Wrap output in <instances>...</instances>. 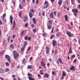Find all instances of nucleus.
Here are the masks:
<instances>
[{
	"label": "nucleus",
	"mask_w": 80,
	"mask_h": 80,
	"mask_svg": "<svg viewBox=\"0 0 80 80\" xmlns=\"http://www.w3.org/2000/svg\"><path fill=\"white\" fill-rule=\"evenodd\" d=\"M31 47H29L28 48V49H27V51H29V50H30L31 49Z\"/></svg>",
	"instance_id": "obj_45"
},
{
	"label": "nucleus",
	"mask_w": 80,
	"mask_h": 80,
	"mask_svg": "<svg viewBox=\"0 0 80 80\" xmlns=\"http://www.w3.org/2000/svg\"><path fill=\"white\" fill-rule=\"evenodd\" d=\"M28 78L29 80H34V78L31 77L30 76H29V77H28Z\"/></svg>",
	"instance_id": "obj_20"
},
{
	"label": "nucleus",
	"mask_w": 80,
	"mask_h": 80,
	"mask_svg": "<svg viewBox=\"0 0 80 80\" xmlns=\"http://www.w3.org/2000/svg\"><path fill=\"white\" fill-rule=\"evenodd\" d=\"M13 56L15 60H18V57H19L20 55L16 51H13Z\"/></svg>",
	"instance_id": "obj_1"
},
{
	"label": "nucleus",
	"mask_w": 80,
	"mask_h": 80,
	"mask_svg": "<svg viewBox=\"0 0 80 80\" xmlns=\"http://www.w3.org/2000/svg\"><path fill=\"white\" fill-rule=\"evenodd\" d=\"M6 16V14L5 13L2 15L3 18H5V16Z\"/></svg>",
	"instance_id": "obj_40"
},
{
	"label": "nucleus",
	"mask_w": 80,
	"mask_h": 80,
	"mask_svg": "<svg viewBox=\"0 0 80 80\" xmlns=\"http://www.w3.org/2000/svg\"><path fill=\"white\" fill-rule=\"evenodd\" d=\"M62 0H59L58 1V4L60 6L62 5Z\"/></svg>",
	"instance_id": "obj_13"
},
{
	"label": "nucleus",
	"mask_w": 80,
	"mask_h": 80,
	"mask_svg": "<svg viewBox=\"0 0 80 80\" xmlns=\"http://www.w3.org/2000/svg\"><path fill=\"white\" fill-rule=\"evenodd\" d=\"M46 35V33H44L43 34H42V36L43 37H45Z\"/></svg>",
	"instance_id": "obj_51"
},
{
	"label": "nucleus",
	"mask_w": 80,
	"mask_h": 80,
	"mask_svg": "<svg viewBox=\"0 0 80 80\" xmlns=\"http://www.w3.org/2000/svg\"><path fill=\"white\" fill-rule=\"evenodd\" d=\"M59 35H60V32L58 33L57 34H56V36L58 37Z\"/></svg>",
	"instance_id": "obj_41"
},
{
	"label": "nucleus",
	"mask_w": 80,
	"mask_h": 80,
	"mask_svg": "<svg viewBox=\"0 0 80 80\" xmlns=\"http://www.w3.org/2000/svg\"><path fill=\"white\" fill-rule=\"evenodd\" d=\"M52 45L54 47H55L56 45H57V42L55 40H53L52 41Z\"/></svg>",
	"instance_id": "obj_7"
},
{
	"label": "nucleus",
	"mask_w": 80,
	"mask_h": 80,
	"mask_svg": "<svg viewBox=\"0 0 80 80\" xmlns=\"http://www.w3.org/2000/svg\"><path fill=\"white\" fill-rule=\"evenodd\" d=\"M52 26L51 25H48L47 26L48 28L49 29H50L52 28Z\"/></svg>",
	"instance_id": "obj_29"
},
{
	"label": "nucleus",
	"mask_w": 80,
	"mask_h": 80,
	"mask_svg": "<svg viewBox=\"0 0 80 80\" xmlns=\"http://www.w3.org/2000/svg\"><path fill=\"white\" fill-rule=\"evenodd\" d=\"M25 58H23V60L22 61V62H25Z\"/></svg>",
	"instance_id": "obj_46"
},
{
	"label": "nucleus",
	"mask_w": 80,
	"mask_h": 80,
	"mask_svg": "<svg viewBox=\"0 0 80 80\" xmlns=\"http://www.w3.org/2000/svg\"><path fill=\"white\" fill-rule=\"evenodd\" d=\"M67 34L69 36V37L70 38H72L73 37L74 35L73 33H72L71 32H69V31H68L66 32Z\"/></svg>",
	"instance_id": "obj_3"
},
{
	"label": "nucleus",
	"mask_w": 80,
	"mask_h": 80,
	"mask_svg": "<svg viewBox=\"0 0 80 80\" xmlns=\"http://www.w3.org/2000/svg\"><path fill=\"white\" fill-rule=\"evenodd\" d=\"M40 77H41V75H40L39 74H38V78H39Z\"/></svg>",
	"instance_id": "obj_57"
},
{
	"label": "nucleus",
	"mask_w": 80,
	"mask_h": 80,
	"mask_svg": "<svg viewBox=\"0 0 80 80\" xmlns=\"http://www.w3.org/2000/svg\"><path fill=\"white\" fill-rule=\"evenodd\" d=\"M24 31H22L21 33H20V34H21L22 35L23 34V33H24Z\"/></svg>",
	"instance_id": "obj_55"
},
{
	"label": "nucleus",
	"mask_w": 80,
	"mask_h": 80,
	"mask_svg": "<svg viewBox=\"0 0 80 80\" xmlns=\"http://www.w3.org/2000/svg\"><path fill=\"white\" fill-rule=\"evenodd\" d=\"M74 13V16H77V12H75V13Z\"/></svg>",
	"instance_id": "obj_56"
},
{
	"label": "nucleus",
	"mask_w": 80,
	"mask_h": 80,
	"mask_svg": "<svg viewBox=\"0 0 80 80\" xmlns=\"http://www.w3.org/2000/svg\"><path fill=\"white\" fill-rule=\"evenodd\" d=\"M72 11L73 13H78V10L77 9L73 8L72 10Z\"/></svg>",
	"instance_id": "obj_9"
},
{
	"label": "nucleus",
	"mask_w": 80,
	"mask_h": 80,
	"mask_svg": "<svg viewBox=\"0 0 80 80\" xmlns=\"http://www.w3.org/2000/svg\"><path fill=\"white\" fill-rule=\"evenodd\" d=\"M50 16L51 18H54L53 14L52 12H51L50 14Z\"/></svg>",
	"instance_id": "obj_16"
},
{
	"label": "nucleus",
	"mask_w": 80,
	"mask_h": 80,
	"mask_svg": "<svg viewBox=\"0 0 80 80\" xmlns=\"http://www.w3.org/2000/svg\"><path fill=\"white\" fill-rule=\"evenodd\" d=\"M65 20L66 21H68V17L66 15L65 16Z\"/></svg>",
	"instance_id": "obj_24"
},
{
	"label": "nucleus",
	"mask_w": 80,
	"mask_h": 80,
	"mask_svg": "<svg viewBox=\"0 0 80 80\" xmlns=\"http://www.w3.org/2000/svg\"><path fill=\"white\" fill-rule=\"evenodd\" d=\"M32 59H33V58L32 57H31L30 58L29 60H32Z\"/></svg>",
	"instance_id": "obj_61"
},
{
	"label": "nucleus",
	"mask_w": 80,
	"mask_h": 80,
	"mask_svg": "<svg viewBox=\"0 0 80 80\" xmlns=\"http://www.w3.org/2000/svg\"><path fill=\"white\" fill-rule=\"evenodd\" d=\"M10 71V69L9 68H5V72H8Z\"/></svg>",
	"instance_id": "obj_18"
},
{
	"label": "nucleus",
	"mask_w": 80,
	"mask_h": 80,
	"mask_svg": "<svg viewBox=\"0 0 80 80\" xmlns=\"http://www.w3.org/2000/svg\"><path fill=\"white\" fill-rule=\"evenodd\" d=\"M4 71L3 69L2 68H0V73H4Z\"/></svg>",
	"instance_id": "obj_14"
},
{
	"label": "nucleus",
	"mask_w": 80,
	"mask_h": 80,
	"mask_svg": "<svg viewBox=\"0 0 80 80\" xmlns=\"http://www.w3.org/2000/svg\"><path fill=\"white\" fill-rule=\"evenodd\" d=\"M29 25V24H28L27 23H26L25 24V26L26 27V28H27L28 26Z\"/></svg>",
	"instance_id": "obj_35"
},
{
	"label": "nucleus",
	"mask_w": 80,
	"mask_h": 80,
	"mask_svg": "<svg viewBox=\"0 0 80 80\" xmlns=\"http://www.w3.org/2000/svg\"><path fill=\"white\" fill-rule=\"evenodd\" d=\"M60 62V63H61V64H63L62 60V59H61V58H58V60L57 61V63L58 64H59L60 62Z\"/></svg>",
	"instance_id": "obj_6"
},
{
	"label": "nucleus",
	"mask_w": 80,
	"mask_h": 80,
	"mask_svg": "<svg viewBox=\"0 0 80 80\" xmlns=\"http://www.w3.org/2000/svg\"><path fill=\"white\" fill-rule=\"evenodd\" d=\"M76 61H77V59H74L73 62L74 63H76Z\"/></svg>",
	"instance_id": "obj_59"
},
{
	"label": "nucleus",
	"mask_w": 80,
	"mask_h": 80,
	"mask_svg": "<svg viewBox=\"0 0 80 80\" xmlns=\"http://www.w3.org/2000/svg\"><path fill=\"white\" fill-rule=\"evenodd\" d=\"M32 21L34 23H36L37 21L36 20V18H32Z\"/></svg>",
	"instance_id": "obj_21"
},
{
	"label": "nucleus",
	"mask_w": 80,
	"mask_h": 80,
	"mask_svg": "<svg viewBox=\"0 0 80 80\" xmlns=\"http://www.w3.org/2000/svg\"><path fill=\"white\" fill-rule=\"evenodd\" d=\"M49 6V4H47L46 5V8H47Z\"/></svg>",
	"instance_id": "obj_42"
},
{
	"label": "nucleus",
	"mask_w": 80,
	"mask_h": 80,
	"mask_svg": "<svg viewBox=\"0 0 80 80\" xmlns=\"http://www.w3.org/2000/svg\"><path fill=\"white\" fill-rule=\"evenodd\" d=\"M25 48V47L23 46L22 48L21 49V52H23L24 50V48Z\"/></svg>",
	"instance_id": "obj_25"
},
{
	"label": "nucleus",
	"mask_w": 80,
	"mask_h": 80,
	"mask_svg": "<svg viewBox=\"0 0 80 80\" xmlns=\"http://www.w3.org/2000/svg\"><path fill=\"white\" fill-rule=\"evenodd\" d=\"M28 76H30L31 77H32V75L30 73H28Z\"/></svg>",
	"instance_id": "obj_34"
},
{
	"label": "nucleus",
	"mask_w": 80,
	"mask_h": 80,
	"mask_svg": "<svg viewBox=\"0 0 80 80\" xmlns=\"http://www.w3.org/2000/svg\"><path fill=\"white\" fill-rule=\"evenodd\" d=\"M69 53H72V49L71 48L69 50Z\"/></svg>",
	"instance_id": "obj_52"
},
{
	"label": "nucleus",
	"mask_w": 80,
	"mask_h": 80,
	"mask_svg": "<svg viewBox=\"0 0 80 80\" xmlns=\"http://www.w3.org/2000/svg\"><path fill=\"white\" fill-rule=\"evenodd\" d=\"M78 2L79 3H80V0H78Z\"/></svg>",
	"instance_id": "obj_64"
},
{
	"label": "nucleus",
	"mask_w": 80,
	"mask_h": 80,
	"mask_svg": "<svg viewBox=\"0 0 80 80\" xmlns=\"http://www.w3.org/2000/svg\"><path fill=\"white\" fill-rule=\"evenodd\" d=\"M50 0L51 1L52 3H53V2L55 1L56 0Z\"/></svg>",
	"instance_id": "obj_58"
},
{
	"label": "nucleus",
	"mask_w": 80,
	"mask_h": 80,
	"mask_svg": "<svg viewBox=\"0 0 80 80\" xmlns=\"http://www.w3.org/2000/svg\"><path fill=\"white\" fill-rule=\"evenodd\" d=\"M13 28L12 29H14L15 25V24H16L15 21H13Z\"/></svg>",
	"instance_id": "obj_30"
},
{
	"label": "nucleus",
	"mask_w": 80,
	"mask_h": 80,
	"mask_svg": "<svg viewBox=\"0 0 80 80\" xmlns=\"http://www.w3.org/2000/svg\"><path fill=\"white\" fill-rule=\"evenodd\" d=\"M5 50H3L2 52H0V55H3L4 54V52H5Z\"/></svg>",
	"instance_id": "obj_26"
},
{
	"label": "nucleus",
	"mask_w": 80,
	"mask_h": 80,
	"mask_svg": "<svg viewBox=\"0 0 80 80\" xmlns=\"http://www.w3.org/2000/svg\"><path fill=\"white\" fill-rule=\"evenodd\" d=\"M41 65L44 68H46V65L45 63L43 61H40Z\"/></svg>",
	"instance_id": "obj_5"
},
{
	"label": "nucleus",
	"mask_w": 80,
	"mask_h": 80,
	"mask_svg": "<svg viewBox=\"0 0 80 80\" xmlns=\"http://www.w3.org/2000/svg\"><path fill=\"white\" fill-rule=\"evenodd\" d=\"M11 37H9V38H8V42H9V41Z\"/></svg>",
	"instance_id": "obj_47"
},
{
	"label": "nucleus",
	"mask_w": 80,
	"mask_h": 80,
	"mask_svg": "<svg viewBox=\"0 0 80 80\" xmlns=\"http://www.w3.org/2000/svg\"><path fill=\"white\" fill-rule=\"evenodd\" d=\"M15 35L13 34L12 35V38H15Z\"/></svg>",
	"instance_id": "obj_49"
},
{
	"label": "nucleus",
	"mask_w": 80,
	"mask_h": 80,
	"mask_svg": "<svg viewBox=\"0 0 80 80\" xmlns=\"http://www.w3.org/2000/svg\"><path fill=\"white\" fill-rule=\"evenodd\" d=\"M2 21L1 20H0V25H2Z\"/></svg>",
	"instance_id": "obj_54"
},
{
	"label": "nucleus",
	"mask_w": 80,
	"mask_h": 80,
	"mask_svg": "<svg viewBox=\"0 0 80 80\" xmlns=\"http://www.w3.org/2000/svg\"><path fill=\"white\" fill-rule=\"evenodd\" d=\"M10 23L11 24H12V23H13L12 21H13V18L12 15H11L10 16Z\"/></svg>",
	"instance_id": "obj_11"
},
{
	"label": "nucleus",
	"mask_w": 80,
	"mask_h": 80,
	"mask_svg": "<svg viewBox=\"0 0 80 80\" xmlns=\"http://www.w3.org/2000/svg\"><path fill=\"white\" fill-rule=\"evenodd\" d=\"M30 12H29V16L30 17V18H32V17H33V14H32V13H34L35 12V11L34 10L32 9H31L30 10Z\"/></svg>",
	"instance_id": "obj_2"
},
{
	"label": "nucleus",
	"mask_w": 80,
	"mask_h": 80,
	"mask_svg": "<svg viewBox=\"0 0 80 80\" xmlns=\"http://www.w3.org/2000/svg\"><path fill=\"white\" fill-rule=\"evenodd\" d=\"M66 73L65 72L63 71L62 72V77H65L66 76Z\"/></svg>",
	"instance_id": "obj_17"
},
{
	"label": "nucleus",
	"mask_w": 80,
	"mask_h": 80,
	"mask_svg": "<svg viewBox=\"0 0 80 80\" xmlns=\"http://www.w3.org/2000/svg\"><path fill=\"white\" fill-rule=\"evenodd\" d=\"M5 58H7L9 63H11V59L10 58V56L8 55H5Z\"/></svg>",
	"instance_id": "obj_4"
},
{
	"label": "nucleus",
	"mask_w": 80,
	"mask_h": 80,
	"mask_svg": "<svg viewBox=\"0 0 80 80\" xmlns=\"http://www.w3.org/2000/svg\"><path fill=\"white\" fill-rule=\"evenodd\" d=\"M70 70H71L74 71L75 70V67L74 66H71V68H70Z\"/></svg>",
	"instance_id": "obj_15"
},
{
	"label": "nucleus",
	"mask_w": 80,
	"mask_h": 80,
	"mask_svg": "<svg viewBox=\"0 0 80 80\" xmlns=\"http://www.w3.org/2000/svg\"><path fill=\"white\" fill-rule=\"evenodd\" d=\"M27 45V42L26 41H25L24 43V45L23 46L25 47Z\"/></svg>",
	"instance_id": "obj_23"
},
{
	"label": "nucleus",
	"mask_w": 80,
	"mask_h": 80,
	"mask_svg": "<svg viewBox=\"0 0 80 80\" xmlns=\"http://www.w3.org/2000/svg\"><path fill=\"white\" fill-rule=\"evenodd\" d=\"M33 32H36L37 31V29L36 28H35L34 29H33Z\"/></svg>",
	"instance_id": "obj_48"
},
{
	"label": "nucleus",
	"mask_w": 80,
	"mask_h": 80,
	"mask_svg": "<svg viewBox=\"0 0 80 80\" xmlns=\"http://www.w3.org/2000/svg\"><path fill=\"white\" fill-rule=\"evenodd\" d=\"M44 76L45 78H48L50 76L49 74L48 73H46L44 74Z\"/></svg>",
	"instance_id": "obj_8"
},
{
	"label": "nucleus",
	"mask_w": 80,
	"mask_h": 80,
	"mask_svg": "<svg viewBox=\"0 0 80 80\" xmlns=\"http://www.w3.org/2000/svg\"><path fill=\"white\" fill-rule=\"evenodd\" d=\"M54 37V35H52L50 37V39H52Z\"/></svg>",
	"instance_id": "obj_36"
},
{
	"label": "nucleus",
	"mask_w": 80,
	"mask_h": 80,
	"mask_svg": "<svg viewBox=\"0 0 80 80\" xmlns=\"http://www.w3.org/2000/svg\"><path fill=\"white\" fill-rule=\"evenodd\" d=\"M46 50H47L46 53L47 54H48L49 53L50 48L49 47H47L46 48Z\"/></svg>",
	"instance_id": "obj_10"
},
{
	"label": "nucleus",
	"mask_w": 80,
	"mask_h": 80,
	"mask_svg": "<svg viewBox=\"0 0 80 80\" xmlns=\"http://www.w3.org/2000/svg\"><path fill=\"white\" fill-rule=\"evenodd\" d=\"M71 3L72 4H74V2H75V0H71Z\"/></svg>",
	"instance_id": "obj_39"
},
{
	"label": "nucleus",
	"mask_w": 80,
	"mask_h": 80,
	"mask_svg": "<svg viewBox=\"0 0 80 80\" xmlns=\"http://www.w3.org/2000/svg\"><path fill=\"white\" fill-rule=\"evenodd\" d=\"M19 8L20 9H21L23 8V7L21 4H19Z\"/></svg>",
	"instance_id": "obj_28"
},
{
	"label": "nucleus",
	"mask_w": 80,
	"mask_h": 80,
	"mask_svg": "<svg viewBox=\"0 0 80 80\" xmlns=\"http://www.w3.org/2000/svg\"><path fill=\"white\" fill-rule=\"evenodd\" d=\"M60 12H58V13L57 16H58V17L60 16Z\"/></svg>",
	"instance_id": "obj_38"
},
{
	"label": "nucleus",
	"mask_w": 80,
	"mask_h": 80,
	"mask_svg": "<svg viewBox=\"0 0 80 80\" xmlns=\"http://www.w3.org/2000/svg\"><path fill=\"white\" fill-rule=\"evenodd\" d=\"M28 40L30 41L31 40V38L30 37H29L28 38Z\"/></svg>",
	"instance_id": "obj_50"
},
{
	"label": "nucleus",
	"mask_w": 80,
	"mask_h": 80,
	"mask_svg": "<svg viewBox=\"0 0 80 80\" xmlns=\"http://www.w3.org/2000/svg\"><path fill=\"white\" fill-rule=\"evenodd\" d=\"M32 67V65H29L28 66V69H31Z\"/></svg>",
	"instance_id": "obj_27"
},
{
	"label": "nucleus",
	"mask_w": 80,
	"mask_h": 80,
	"mask_svg": "<svg viewBox=\"0 0 80 80\" xmlns=\"http://www.w3.org/2000/svg\"><path fill=\"white\" fill-rule=\"evenodd\" d=\"M78 8L79 9H80V4H79V5H78Z\"/></svg>",
	"instance_id": "obj_63"
},
{
	"label": "nucleus",
	"mask_w": 80,
	"mask_h": 80,
	"mask_svg": "<svg viewBox=\"0 0 80 80\" xmlns=\"http://www.w3.org/2000/svg\"><path fill=\"white\" fill-rule=\"evenodd\" d=\"M9 47L11 48H13L14 47V46L12 44H11L9 46Z\"/></svg>",
	"instance_id": "obj_19"
},
{
	"label": "nucleus",
	"mask_w": 80,
	"mask_h": 80,
	"mask_svg": "<svg viewBox=\"0 0 80 80\" xmlns=\"http://www.w3.org/2000/svg\"><path fill=\"white\" fill-rule=\"evenodd\" d=\"M54 16H56V12L55 11L54 12Z\"/></svg>",
	"instance_id": "obj_62"
},
{
	"label": "nucleus",
	"mask_w": 80,
	"mask_h": 80,
	"mask_svg": "<svg viewBox=\"0 0 80 80\" xmlns=\"http://www.w3.org/2000/svg\"><path fill=\"white\" fill-rule=\"evenodd\" d=\"M22 11H20L19 13H18V15L19 17L20 18H21L22 17Z\"/></svg>",
	"instance_id": "obj_22"
},
{
	"label": "nucleus",
	"mask_w": 80,
	"mask_h": 80,
	"mask_svg": "<svg viewBox=\"0 0 80 80\" xmlns=\"http://www.w3.org/2000/svg\"><path fill=\"white\" fill-rule=\"evenodd\" d=\"M41 15H42V14H41V13L39 12L38 13V15H39V16H41Z\"/></svg>",
	"instance_id": "obj_60"
},
{
	"label": "nucleus",
	"mask_w": 80,
	"mask_h": 80,
	"mask_svg": "<svg viewBox=\"0 0 80 80\" xmlns=\"http://www.w3.org/2000/svg\"><path fill=\"white\" fill-rule=\"evenodd\" d=\"M48 3V1H45L44 2V5H46V4H47Z\"/></svg>",
	"instance_id": "obj_44"
},
{
	"label": "nucleus",
	"mask_w": 80,
	"mask_h": 80,
	"mask_svg": "<svg viewBox=\"0 0 80 80\" xmlns=\"http://www.w3.org/2000/svg\"><path fill=\"white\" fill-rule=\"evenodd\" d=\"M28 17H27V16H25L24 17L23 20L24 22H26L27 21V20H28Z\"/></svg>",
	"instance_id": "obj_12"
},
{
	"label": "nucleus",
	"mask_w": 80,
	"mask_h": 80,
	"mask_svg": "<svg viewBox=\"0 0 80 80\" xmlns=\"http://www.w3.org/2000/svg\"><path fill=\"white\" fill-rule=\"evenodd\" d=\"M48 22L50 24L52 25V22L51 20H49Z\"/></svg>",
	"instance_id": "obj_32"
},
{
	"label": "nucleus",
	"mask_w": 80,
	"mask_h": 80,
	"mask_svg": "<svg viewBox=\"0 0 80 80\" xmlns=\"http://www.w3.org/2000/svg\"><path fill=\"white\" fill-rule=\"evenodd\" d=\"M52 75H54V74L55 75L56 74V73L54 71L52 72Z\"/></svg>",
	"instance_id": "obj_53"
},
{
	"label": "nucleus",
	"mask_w": 80,
	"mask_h": 80,
	"mask_svg": "<svg viewBox=\"0 0 80 80\" xmlns=\"http://www.w3.org/2000/svg\"><path fill=\"white\" fill-rule=\"evenodd\" d=\"M5 64L6 66H7L8 67V66H9V64L8 62H6L5 63Z\"/></svg>",
	"instance_id": "obj_33"
},
{
	"label": "nucleus",
	"mask_w": 80,
	"mask_h": 80,
	"mask_svg": "<svg viewBox=\"0 0 80 80\" xmlns=\"http://www.w3.org/2000/svg\"><path fill=\"white\" fill-rule=\"evenodd\" d=\"M42 14L43 16H44L45 14V12H42Z\"/></svg>",
	"instance_id": "obj_43"
},
{
	"label": "nucleus",
	"mask_w": 80,
	"mask_h": 80,
	"mask_svg": "<svg viewBox=\"0 0 80 80\" xmlns=\"http://www.w3.org/2000/svg\"><path fill=\"white\" fill-rule=\"evenodd\" d=\"M28 36H26L24 37V39L26 40H28Z\"/></svg>",
	"instance_id": "obj_37"
},
{
	"label": "nucleus",
	"mask_w": 80,
	"mask_h": 80,
	"mask_svg": "<svg viewBox=\"0 0 80 80\" xmlns=\"http://www.w3.org/2000/svg\"><path fill=\"white\" fill-rule=\"evenodd\" d=\"M75 57V55H72V56L71 57V58H72V59H73V58H74Z\"/></svg>",
	"instance_id": "obj_31"
}]
</instances>
